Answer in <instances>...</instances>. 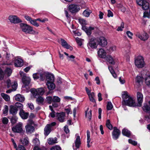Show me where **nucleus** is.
Returning a JSON list of instances; mask_svg holds the SVG:
<instances>
[{"label": "nucleus", "mask_w": 150, "mask_h": 150, "mask_svg": "<svg viewBox=\"0 0 150 150\" xmlns=\"http://www.w3.org/2000/svg\"><path fill=\"white\" fill-rule=\"evenodd\" d=\"M137 96L138 103L137 104L135 103V99L130 97L127 91H124L122 93V105L134 107L141 106L143 102V95L142 93L138 92Z\"/></svg>", "instance_id": "f257e3e1"}, {"label": "nucleus", "mask_w": 150, "mask_h": 150, "mask_svg": "<svg viewBox=\"0 0 150 150\" xmlns=\"http://www.w3.org/2000/svg\"><path fill=\"white\" fill-rule=\"evenodd\" d=\"M20 28L22 31L25 34H30L33 35H37L38 32L33 30V28L26 24L23 23L20 24Z\"/></svg>", "instance_id": "f03ea898"}, {"label": "nucleus", "mask_w": 150, "mask_h": 150, "mask_svg": "<svg viewBox=\"0 0 150 150\" xmlns=\"http://www.w3.org/2000/svg\"><path fill=\"white\" fill-rule=\"evenodd\" d=\"M97 39L93 37H90L87 46L88 49L90 50L96 49L98 45L96 43Z\"/></svg>", "instance_id": "7ed1b4c3"}, {"label": "nucleus", "mask_w": 150, "mask_h": 150, "mask_svg": "<svg viewBox=\"0 0 150 150\" xmlns=\"http://www.w3.org/2000/svg\"><path fill=\"white\" fill-rule=\"evenodd\" d=\"M135 64L138 68H141L143 67L144 65V59L141 56H138L135 59Z\"/></svg>", "instance_id": "20e7f679"}, {"label": "nucleus", "mask_w": 150, "mask_h": 150, "mask_svg": "<svg viewBox=\"0 0 150 150\" xmlns=\"http://www.w3.org/2000/svg\"><path fill=\"white\" fill-rule=\"evenodd\" d=\"M136 2L137 4L141 6L144 10L148 9L149 7V4L146 0H136Z\"/></svg>", "instance_id": "39448f33"}, {"label": "nucleus", "mask_w": 150, "mask_h": 150, "mask_svg": "<svg viewBox=\"0 0 150 150\" xmlns=\"http://www.w3.org/2000/svg\"><path fill=\"white\" fill-rule=\"evenodd\" d=\"M30 91L33 96L35 97L38 95H43L45 93V90L43 88H40L37 89H31Z\"/></svg>", "instance_id": "423d86ee"}, {"label": "nucleus", "mask_w": 150, "mask_h": 150, "mask_svg": "<svg viewBox=\"0 0 150 150\" xmlns=\"http://www.w3.org/2000/svg\"><path fill=\"white\" fill-rule=\"evenodd\" d=\"M68 8L70 12L72 13H76L80 10L79 6L74 4L70 5L68 6Z\"/></svg>", "instance_id": "0eeeda50"}, {"label": "nucleus", "mask_w": 150, "mask_h": 150, "mask_svg": "<svg viewBox=\"0 0 150 150\" xmlns=\"http://www.w3.org/2000/svg\"><path fill=\"white\" fill-rule=\"evenodd\" d=\"M8 19L11 23H18L22 22L21 20L16 16H10Z\"/></svg>", "instance_id": "6e6552de"}, {"label": "nucleus", "mask_w": 150, "mask_h": 150, "mask_svg": "<svg viewBox=\"0 0 150 150\" xmlns=\"http://www.w3.org/2000/svg\"><path fill=\"white\" fill-rule=\"evenodd\" d=\"M12 130L15 132H23L22 123L21 122L18 123L15 126L12 127Z\"/></svg>", "instance_id": "1a4fd4ad"}, {"label": "nucleus", "mask_w": 150, "mask_h": 150, "mask_svg": "<svg viewBox=\"0 0 150 150\" xmlns=\"http://www.w3.org/2000/svg\"><path fill=\"white\" fill-rule=\"evenodd\" d=\"M55 116L59 122H63L65 121V113L63 112L60 113H57Z\"/></svg>", "instance_id": "9d476101"}, {"label": "nucleus", "mask_w": 150, "mask_h": 150, "mask_svg": "<svg viewBox=\"0 0 150 150\" xmlns=\"http://www.w3.org/2000/svg\"><path fill=\"white\" fill-rule=\"evenodd\" d=\"M97 41L98 42V44L102 47H105L107 44V40L103 37H101L97 38Z\"/></svg>", "instance_id": "9b49d317"}, {"label": "nucleus", "mask_w": 150, "mask_h": 150, "mask_svg": "<svg viewBox=\"0 0 150 150\" xmlns=\"http://www.w3.org/2000/svg\"><path fill=\"white\" fill-rule=\"evenodd\" d=\"M136 36L141 40L144 41L146 40L148 38V34L145 33H137L136 35Z\"/></svg>", "instance_id": "f8f14e48"}, {"label": "nucleus", "mask_w": 150, "mask_h": 150, "mask_svg": "<svg viewBox=\"0 0 150 150\" xmlns=\"http://www.w3.org/2000/svg\"><path fill=\"white\" fill-rule=\"evenodd\" d=\"M60 41L61 45L63 47L67 49H69L71 51L73 50V47L70 45H69L64 40L61 38L60 39Z\"/></svg>", "instance_id": "ddd939ff"}, {"label": "nucleus", "mask_w": 150, "mask_h": 150, "mask_svg": "<svg viewBox=\"0 0 150 150\" xmlns=\"http://www.w3.org/2000/svg\"><path fill=\"white\" fill-rule=\"evenodd\" d=\"M120 134V130L117 129V127H114L112 133L113 138L115 140L117 139L118 138Z\"/></svg>", "instance_id": "4468645a"}, {"label": "nucleus", "mask_w": 150, "mask_h": 150, "mask_svg": "<svg viewBox=\"0 0 150 150\" xmlns=\"http://www.w3.org/2000/svg\"><path fill=\"white\" fill-rule=\"evenodd\" d=\"M23 64V61L21 58L16 57L15 59L14 65L16 67H21Z\"/></svg>", "instance_id": "2eb2a0df"}, {"label": "nucleus", "mask_w": 150, "mask_h": 150, "mask_svg": "<svg viewBox=\"0 0 150 150\" xmlns=\"http://www.w3.org/2000/svg\"><path fill=\"white\" fill-rule=\"evenodd\" d=\"M98 54L100 57L105 59L106 57V52L105 50L102 48H100L98 51Z\"/></svg>", "instance_id": "dca6fc26"}, {"label": "nucleus", "mask_w": 150, "mask_h": 150, "mask_svg": "<svg viewBox=\"0 0 150 150\" xmlns=\"http://www.w3.org/2000/svg\"><path fill=\"white\" fill-rule=\"evenodd\" d=\"M82 29L84 30L87 34L88 35H90L91 34V31L94 29V28L90 27L88 28L85 26H83Z\"/></svg>", "instance_id": "f3484780"}, {"label": "nucleus", "mask_w": 150, "mask_h": 150, "mask_svg": "<svg viewBox=\"0 0 150 150\" xmlns=\"http://www.w3.org/2000/svg\"><path fill=\"white\" fill-rule=\"evenodd\" d=\"M19 114L21 118L23 119H27L29 115L28 113L25 112L23 110H20Z\"/></svg>", "instance_id": "a211bd4d"}, {"label": "nucleus", "mask_w": 150, "mask_h": 150, "mask_svg": "<svg viewBox=\"0 0 150 150\" xmlns=\"http://www.w3.org/2000/svg\"><path fill=\"white\" fill-rule=\"evenodd\" d=\"M26 131L28 133H31L35 130L34 127L30 125H28L25 126Z\"/></svg>", "instance_id": "6ab92c4d"}, {"label": "nucleus", "mask_w": 150, "mask_h": 150, "mask_svg": "<svg viewBox=\"0 0 150 150\" xmlns=\"http://www.w3.org/2000/svg\"><path fill=\"white\" fill-rule=\"evenodd\" d=\"M51 131V128L50 125L47 124L44 129V134L45 136H47Z\"/></svg>", "instance_id": "aec40b11"}, {"label": "nucleus", "mask_w": 150, "mask_h": 150, "mask_svg": "<svg viewBox=\"0 0 150 150\" xmlns=\"http://www.w3.org/2000/svg\"><path fill=\"white\" fill-rule=\"evenodd\" d=\"M22 80L24 85L25 86H28L30 83L31 79L30 77L26 76L22 78Z\"/></svg>", "instance_id": "412c9836"}, {"label": "nucleus", "mask_w": 150, "mask_h": 150, "mask_svg": "<svg viewBox=\"0 0 150 150\" xmlns=\"http://www.w3.org/2000/svg\"><path fill=\"white\" fill-rule=\"evenodd\" d=\"M46 80L47 82H54V75L50 74H47L46 76Z\"/></svg>", "instance_id": "4be33fe9"}, {"label": "nucleus", "mask_w": 150, "mask_h": 150, "mask_svg": "<svg viewBox=\"0 0 150 150\" xmlns=\"http://www.w3.org/2000/svg\"><path fill=\"white\" fill-rule=\"evenodd\" d=\"M105 59L107 62L110 64L113 65L115 64L114 60L111 55H109L107 56Z\"/></svg>", "instance_id": "5701e85b"}, {"label": "nucleus", "mask_w": 150, "mask_h": 150, "mask_svg": "<svg viewBox=\"0 0 150 150\" xmlns=\"http://www.w3.org/2000/svg\"><path fill=\"white\" fill-rule=\"evenodd\" d=\"M14 97L15 100L17 101L23 102L25 100L24 97L20 94H17Z\"/></svg>", "instance_id": "b1692460"}, {"label": "nucleus", "mask_w": 150, "mask_h": 150, "mask_svg": "<svg viewBox=\"0 0 150 150\" xmlns=\"http://www.w3.org/2000/svg\"><path fill=\"white\" fill-rule=\"evenodd\" d=\"M36 138L33 139L32 142L35 145V146H38L40 145V142L38 138L37 137H38V134H35Z\"/></svg>", "instance_id": "393cba45"}, {"label": "nucleus", "mask_w": 150, "mask_h": 150, "mask_svg": "<svg viewBox=\"0 0 150 150\" xmlns=\"http://www.w3.org/2000/svg\"><path fill=\"white\" fill-rule=\"evenodd\" d=\"M40 75L39 79L41 81H43L45 79H46V76L47 74H46L43 71L41 70L40 71Z\"/></svg>", "instance_id": "a878e982"}, {"label": "nucleus", "mask_w": 150, "mask_h": 150, "mask_svg": "<svg viewBox=\"0 0 150 150\" xmlns=\"http://www.w3.org/2000/svg\"><path fill=\"white\" fill-rule=\"evenodd\" d=\"M18 111L17 109L13 106H11L9 110V112L12 115L16 114Z\"/></svg>", "instance_id": "bb28decb"}, {"label": "nucleus", "mask_w": 150, "mask_h": 150, "mask_svg": "<svg viewBox=\"0 0 150 150\" xmlns=\"http://www.w3.org/2000/svg\"><path fill=\"white\" fill-rule=\"evenodd\" d=\"M48 142L50 145H53L57 142V139L54 138H49L48 139Z\"/></svg>", "instance_id": "cd10ccee"}, {"label": "nucleus", "mask_w": 150, "mask_h": 150, "mask_svg": "<svg viewBox=\"0 0 150 150\" xmlns=\"http://www.w3.org/2000/svg\"><path fill=\"white\" fill-rule=\"evenodd\" d=\"M46 85L48 88L50 90H53L55 87V85L54 83V82H47Z\"/></svg>", "instance_id": "c85d7f7f"}, {"label": "nucleus", "mask_w": 150, "mask_h": 150, "mask_svg": "<svg viewBox=\"0 0 150 150\" xmlns=\"http://www.w3.org/2000/svg\"><path fill=\"white\" fill-rule=\"evenodd\" d=\"M122 133L124 135L128 137H129L131 135L130 132L125 128H124L122 130Z\"/></svg>", "instance_id": "c756f323"}, {"label": "nucleus", "mask_w": 150, "mask_h": 150, "mask_svg": "<svg viewBox=\"0 0 150 150\" xmlns=\"http://www.w3.org/2000/svg\"><path fill=\"white\" fill-rule=\"evenodd\" d=\"M143 81V78L141 75H137L135 79L136 82L139 84L142 83Z\"/></svg>", "instance_id": "7c9ffc66"}, {"label": "nucleus", "mask_w": 150, "mask_h": 150, "mask_svg": "<svg viewBox=\"0 0 150 150\" xmlns=\"http://www.w3.org/2000/svg\"><path fill=\"white\" fill-rule=\"evenodd\" d=\"M20 142L23 145L25 146H27L29 143L28 137H26L20 139Z\"/></svg>", "instance_id": "2f4dec72"}, {"label": "nucleus", "mask_w": 150, "mask_h": 150, "mask_svg": "<svg viewBox=\"0 0 150 150\" xmlns=\"http://www.w3.org/2000/svg\"><path fill=\"white\" fill-rule=\"evenodd\" d=\"M142 108L143 110L145 112L150 113V108L147 103H144Z\"/></svg>", "instance_id": "473e14b6"}, {"label": "nucleus", "mask_w": 150, "mask_h": 150, "mask_svg": "<svg viewBox=\"0 0 150 150\" xmlns=\"http://www.w3.org/2000/svg\"><path fill=\"white\" fill-rule=\"evenodd\" d=\"M75 146L76 148H79L81 144L80 139L79 136H77L75 142Z\"/></svg>", "instance_id": "72a5a7b5"}, {"label": "nucleus", "mask_w": 150, "mask_h": 150, "mask_svg": "<svg viewBox=\"0 0 150 150\" xmlns=\"http://www.w3.org/2000/svg\"><path fill=\"white\" fill-rule=\"evenodd\" d=\"M87 146L89 148L90 147V146L89 144L90 142L91 141V139L90 138V132L89 130L87 131Z\"/></svg>", "instance_id": "f704fd0d"}, {"label": "nucleus", "mask_w": 150, "mask_h": 150, "mask_svg": "<svg viewBox=\"0 0 150 150\" xmlns=\"http://www.w3.org/2000/svg\"><path fill=\"white\" fill-rule=\"evenodd\" d=\"M92 13V11L88 9L85 10L83 13L84 16L86 17H88L89 16L90 14Z\"/></svg>", "instance_id": "c9c22d12"}, {"label": "nucleus", "mask_w": 150, "mask_h": 150, "mask_svg": "<svg viewBox=\"0 0 150 150\" xmlns=\"http://www.w3.org/2000/svg\"><path fill=\"white\" fill-rule=\"evenodd\" d=\"M44 101L43 98L41 96H39L36 99V101L38 104H42Z\"/></svg>", "instance_id": "e433bc0d"}, {"label": "nucleus", "mask_w": 150, "mask_h": 150, "mask_svg": "<svg viewBox=\"0 0 150 150\" xmlns=\"http://www.w3.org/2000/svg\"><path fill=\"white\" fill-rule=\"evenodd\" d=\"M145 81L146 85L150 86V74L145 77Z\"/></svg>", "instance_id": "4c0bfd02"}, {"label": "nucleus", "mask_w": 150, "mask_h": 150, "mask_svg": "<svg viewBox=\"0 0 150 150\" xmlns=\"http://www.w3.org/2000/svg\"><path fill=\"white\" fill-rule=\"evenodd\" d=\"M1 97L6 101H9L10 100V97L7 94L2 93L1 94Z\"/></svg>", "instance_id": "58836bf2"}, {"label": "nucleus", "mask_w": 150, "mask_h": 150, "mask_svg": "<svg viewBox=\"0 0 150 150\" xmlns=\"http://www.w3.org/2000/svg\"><path fill=\"white\" fill-rule=\"evenodd\" d=\"M106 127L109 129L112 130V129L113 127L112 125L110 122L109 120H107L106 121Z\"/></svg>", "instance_id": "ea45409f"}, {"label": "nucleus", "mask_w": 150, "mask_h": 150, "mask_svg": "<svg viewBox=\"0 0 150 150\" xmlns=\"http://www.w3.org/2000/svg\"><path fill=\"white\" fill-rule=\"evenodd\" d=\"M90 100L92 102L95 103L96 101L94 99L95 96L94 93L93 92H91V94L89 95L88 96Z\"/></svg>", "instance_id": "a19ab883"}, {"label": "nucleus", "mask_w": 150, "mask_h": 150, "mask_svg": "<svg viewBox=\"0 0 150 150\" xmlns=\"http://www.w3.org/2000/svg\"><path fill=\"white\" fill-rule=\"evenodd\" d=\"M12 71L11 69L9 68H6L5 71V74L9 76L11 75Z\"/></svg>", "instance_id": "79ce46f5"}, {"label": "nucleus", "mask_w": 150, "mask_h": 150, "mask_svg": "<svg viewBox=\"0 0 150 150\" xmlns=\"http://www.w3.org/2000/svg\"><path fill=\"white\" fill-rule=\"evenodd\" d=\"M88 109V108L87 110ZM88 110L85 111V115L86 117L88 118L90 120L91 118V111L90 110L88 113Z\"/></svg>", "instance_id": "37998d69"}, {"label": "nucleus", "mask_w": 150, "mask_h": 150, "mask_svg": "<svg viewBox=\"0 0 150 150\" xmlns=\"http://www.w3.org/2000/svg\"><path fill=\"white\" fill-rule=\"evenodd\" d=\"M15 107L17 109L19 108L20 110H23V105L17 102L15 104Z\"/></svg>", "instance_id": "c03bdc74"}, {"label": "nucleus", "mask_w": 150, "mask_h": 150, "mask_svg": "<svg viewBox=\"0 0 150 150\" xmlns=\"http://www.w3.org/2000/svg\"><path fill=\"white\" fill-rule=\"evenodd\" d=\"M8 111V107L7 105H5L4 107V109L3 110V114L5 115H7Z\"/></svg>", "instance_id": "a18cd8bd"}, {"label": "nucleus", "mask_w": 150, "mask_h": 150, "mask_svg": "<svg viewBox=\"0 0 150 150\" xmlns=\"http://www.w3.org/2000/svg\"><path fill=\"white\" fill-rule=\"evenodd\" d=\"M37 21L36 19L35 20H32L30 22V23L33 25L34 26H35L36 27H38L39 26V24L37 22Z\"/></svg>", "instance_id": "49530a36"}, {"label": "nucleus", "mask_w": 150, "mask_h": 150, "mask_svg": "<svg viewBox=\"0 0 150 150\" xmlns=\"http://www.w3.org/2000/svg\"><path fill=\"white\" fill-rule=\"evenodd\" d=\"M40 71L37 73L34 74L33 75V77L34 79H37L40 78Z\"/></svg>", "instance_id": "de8ad7c7"}, {"label": "nucleus", "mask_w": 150, "mask_h": 150, "mask_svg": "<svg viewBox=\"0 0 150 150\" xmlns=\"http://www.w3.org/2000/svg\"><path fill=\"white\" fill-rule=\"evenodd\" d=\"M116 46L114 45H112L109 47V49H108L107 50H108L110 52H112L116 50Z\"/></svg>", "instance_id": "09e8293b"}, {"label": "nucleus", "mask_w": 150, "mask_h": 150, "mask_svg": "<svg viewBox=\"0 0 150 150\" xmlns=\"http://www.w3.org/2000/svg\"><path fill=\"white\" fill-rule=\"evenodd\" d=\"M60 101V98L58 96H54L53 98L52 101L54 102H59Z\"/></svg>", "instance_id": "8fccbe9b"}, {"label": "nucleus", "mask_w": 150, "mask_h": 150, "mask_svg": "<svg viewBox=\"0 0 150 150\" xmlns=\"http://www.w3.org/2000/svg\"><path fill=\"white\" fill-rule=\"evenodd\" d=\"M113 108V105L112 103L111 102H108V103L107 108V109L108 110H111Z\"/></svg>", "instance_id": "3c124183"}, {"label": "nucleus", "mask_w": 150, "mask_h": 150, "mask_svg": "<svg viewBox=\"0 0 150 150\" xmlns=\"http://www.w3.org/2000/svg\"><path fill=\"white\" fill-rule=\"evenodd\" d=\"M49 108L52 111V112L50 114V115L52 117H54L55 116V112L52 109V106L50 105Z\"/></svg>", "instance_id": "603ef678"}, {"label": "nucleus", "mask_w": 150, "mask_h": 150, "mask_svg": "<svg viewBox=\"0 0 150 150\" xmlns=\"http://www.w3.org/2000/svg\"><path fill=\"white\" fill-rule=\"evenodd\" d=\"M51 150H61V148L58 145H56L52 147Z\"/></svg>", "instance_id": "864d4df0"}, {"label": "nucleus", "mask_w": 150, "mask_h": 150, "mask_svg": "<svg viewBox=\"0 0 150 150\" xmlns=\"http://www.w3.org/2000/svg\"><path fill=\"white\" fill-rule=\"evenodd\" d=\"M126 34L128 37L130 39H132V36L133 34L129 31H127L126 32Z\"/></svg>", "instance_id": "5fc2aeb1"}, {"label": "nucleus", "mask_w": 150, "mask_h": 150, "mask_svg": "<svg viewBox=\"0 0 150 150\" xmlns=\"http://www.w3.org/2000/svg\"><path fill=\"white\" fill-rule=\"evenodd\" d=\"M75 58V57L73 55H70V56H68V57H67V58L68 60L69 61H71L73 62H74V58Z\"/></svg>", "instance_id": "6e6d98bb"}, {"label": "nucleus", "mask_w": 150, "mask_h": 150, "mask_svg": "<svg viewBox=\"0 0 150 150\" xmlns=\"http://www.w3.org/2000/svg\"><path fill=\"white\" fill-rule=\"evenodd\" d=\"M53 98L51 96H47L46 97V100L49 104H51Z\"/></svg>", "instance_id": "4d7b16f0"}, {"label": "nucleus", "mask_w": 150, "mask_h": 150, "mask_svg": "<svg viewBox=\"0 0 150 150\" xmlns=\"http://www.w3.org/2000/svg\"><path fill=\"white\" fill-rule=\"evenodd\" d=\"M8 122V119L6 117H4L2 118V122L5 125H6L7 124Z\"/></svg>", "instance_id": "13d9d810"}, {"label": "nucleus", "mask_w": 150, "mask_h": 150, "mask_svg": "<svg viewBox=\"0 0 150 150\" xmlns=\"http://www.w3.org/2000/svg\"><path fill=\"white\" fill-rule=\"evenodd\" d=\"M76 40L79 45L80 46L82 45L81 40V39L77 37L76 38Z\"/></svg>", "instance_id": "bf43d9fd"}, {"label": "nucleus", "mask_w": 150, "mask_h": 150, "mask_svg": "<svg viewBox=\"0 0 150 150\" xmlns=\"http://www.w3.org/2000/svg\"><path fill=\"white\" fill-rule=\"evenodd\" d=\"M17 86V83L16 82H14L13 84L11 85L13 91H15L16 90Z\"/></svg>", "instance_id": "052dcab7"}, {"label": "nucleus", "mask_w": 150, "mask_h": 150, "mask_svg": "<svg viewBox=\"0 0 150 150\" xmlns=\"http://www.w3.org/2000/svg\"><path fill=\"white\" fill-rule=\"evenodd\" d=\"M79 23L82 25H85L86 23V21L82 18L79 19Z\"/></svg>", "instance_id": "680f3d73"}, {"label": "nucleus", "mask_w": 150, "mask_h": 150, "mask_svg": "<svg viewBox=\"0 0 150 150\" xmlns=\"http://www.w3.org/2000/svg\"><path fill=\"white\" fill-rule=\"evenodd\" d=\"M128 142L129 143L131 144L134 146H135L137 144V142L133 141L132 139H129L128 140Z\"/></svg>", "instance_id": "e2e57ef3"}, {"label": "nucleus", "mask_w": 150, "mask_h": 150, "mask_svg": "<svg viewBox=\"0 0 150 150\" xmlns=\"http://www.w3.org/2000/svg\"><path fill=\"white\" fill-rule=\"evenodd\" d=\"M27 106L31 110H33L34 109V105L32 103H28Z\"/></svg>", "instance_id": "0e129e2a"}, {"label": "nucleus", "mask_w": 150, "mask_h": 150, "mask_svg": "<svg viewBox=\"0 0 150 150\" xmlns=\"http://www.w3.org/2000/svg\"><path fill=\"white\" fill-rule=\"evenodd\" d=\"M130 53L129 52L125 56V58L127 61H129L130 59Z\"/></svg>", "instance_id": "69168bd1"}, {"label": "nucleus", "mask_w": 150, "mask_h": 150, "mask_svg": "<svg viewBox=\"0 0 150 150\" xmlns=\"http://www.w3.org/2000/svg\"><path fill=\"white\" fill-rule=\"evenodd\" d=\"M18 150H26L24 146L21 145H18Z\"/></svg>", "instance_id": "338daca9"}, {"label": "nucleus", "mask_w": 150, "mask_h": 150, "mask_svg": "<svg viewBox=\"0 0 150 150\" xmlns=\"http://www.w3.org/2000/svg\"><path fill=\"white\" fill-rule=\"evenodd\" d=\"M108 14L107 16L108 17H112L113 16V13L110 10H108Z\"/></svg>", "instance_id": "774afa93"}]
</instances>
